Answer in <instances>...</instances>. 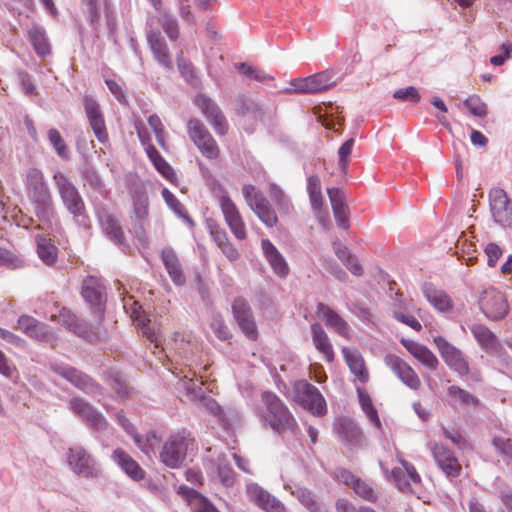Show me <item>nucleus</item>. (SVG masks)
<instances>
[{"mask_svg":"<svg viewBox=\"0 0 512 512\" xmlns=\"http://www.w3.org/2000/svg\"><path fill=\"white\" fill-rule=\"evenodd\" d=\"M25 187L28 198L35 206L37 217L49 221L53 216V199L43 173L37 168L28 169Z\"/></svg>","mask_w":512,"mask_h":512,"instance_id":"nucleus-1","label":"nucleus"},{"mask_svg":"<svg viewBox=\"0 0 512 512\" xmlns=\"http://www.w3.org/2000/svg\"><path fill=\"white\" fill-rule=\"evenodd\" d=\"M262 401L265 405V411L262 413L263 419L273 430L278 432L292 431L297 429V422L282 400L271 392L262 394Z\"/></svg>","mask_w":512,"mask_h":512,"instance_id":"nucleus-2","label":"nucleus"},{"mask_svg":"<svg viewBox=\"0 0 512 512\" xmlns=\"http://www.w3.org/2000/svg\"><path fill=\"white\" fill-rule=\"evenodd\" d=\"M186 129L190 141L194 144L202 157L211 162L220 159L221 148L200 119L190 118L187 121Z\"/></svg>","mask_w":512,"mask_h":512,"instance_id":"nucleus-3","label":"nucleus"},{"mask_svg":"<svg viewBox=\"0 0 512 512\" xmlns=\"http://www.w3.org/2000/svg\"><path fill=\"white\" fill-rule=\"evenodd\" d=\"M241 192L247 206L265 226L272 228L277 225L278 217L274 208L258 188L252 184H244Z\"/></svg>","mask_w":512,"mask_h":512,"instance_id":"nucleus-4","label":"nucleus"},{"mask_svg":"<svg viewBox=\"0 0 512 512\" xmlns=\"http://www.w3.org/2000/svg\"><path fill=\"white\" fill-rule=\"evenodd\" d=\"M66 462L71 471L86 479H95L101 475V469L94 457L80 445L67 449Z\"/></svg>","mask_w":512,"mask_h":512,"instance_id":"nucleus-5","label":"nucleus"},{"mask_svg":"<svg viewBox=\"0 0 512 512\" xmlns=\"http://www.w3.org/2000/svg\"><path fill=\"white\" fill-rule=\"evenodd\" d=\"M294 400L312 414L322 416L326 413V401L320 391L305 380L293 385Z\"/></svg>","mask_w":512,"mask_h":512,"instance_id":"nucleus-6","label":"nucleus"},{"mask_svg":"<svg viewBox=\"0 0 512 512\" xmlns=\"http://www.w3.org/2000/svg\"><path fill=\"white\" fill-rule=\"evenodd\" d=\"M217 203L233 236L239 241L245 240L247 238L246 224L238 206L225 190H222L221 194L217 196Z\"/></svg>","mask_w":512,"mask_h":512,"instance_id":"nucleus-7","label":"nucleus"},{"mask_svg":"<svg viewBox=\"0 0 512 512\" xmlns=\"http://www.w3.org/2000/svg\"><path fill=\"white\" fill-rule=\"evenodd\" d=\"M53 179L66 209L74 217L83 216L86 211L84 201L69 177L58 171L53 175Z\"/></svg>","mask_w":512,"mask_h":512,"instance_id":"nucleus-8","label":"nucleus"},{"mask_svg":"<svg viewBox=\"0 0 512 512\" xmlns=\"http://www.w3.org/2000/svg\"><path fill=\"white\" fill-rule=\"evenodd\" d=\"M188 445L189 438L184 431L170 435L160 452L161 462L169 468H179L186 458Z\"/></svg>","mask_w":512,"mask_h":512,"instance_id":"nucleus-9","label":"nucleus"},{"mask_svg":"<svg viewBox=\"0 0 512 512\" xmlns=\"http://www.w3.org/2000/svg\"><path fill=\"white\" fill-rule=\"evenodd\" d=\"M194 104L199 108L218 136L227 135L229 123L215 101L205 95H198L194 99Z\"/></svg>","mask_w":512,"mask_h":512,"instance_id":"nucleus-10","label":"nucleus"},{"mask_svg":"<svg viewBox=\"0 0 512 512\" xmlns=\"http://www.w3.org/2000/svg\"><path fill=\"white\" fill-rule=\"evenodd\" d=\"M479 305L486 317L494 321L503 319L508 313L505 295L492 287L482 293Z\"/></svg>","mask_w":512,"mask_h":512,"instance_id":"nucleus-11","label":"nucleus"},{"mask_svg":"<svg viewBox=\"0 0 512 512\" xmlns=\"http://www.w3.org/2000/svg\"><path fill=\"white\" fill-rule=\"evenodd\" d=\"M490 211L494 220L504 227L512 225V203L506 192L499 188H492L489 192Z\"/></svg>","mask_w":512,"mask_h":512,"instance_id":"nucleus-12","label":"nucleus"},{"mask_svg":"<svg viewBox=\"0 0 512 512\" xmlns=\"http://www.w3.org/2000/svg\"><path fill=\"white\" fill-rule=\"evenodd\" d=\"M434 343L445 363L460 375H467L469 372L468 362L462 352L450 344L444 337L436 336Z\"/></svg>","mask_w":512,"mask_h":512,"instance_id":"nucleus-13","label":"nucleus"},{"mask_svg":"<svg viewBox=\"0 0 512 512\" xmlns=\"http://www.w3.org/2000/svg\"><path fill=\"white\" fill-rule=\"evenodd\" d=\"M431 453L437 464L447 478H457L462 471V466L453 452L441 443L431 445Z\"/></svg>","mask_w":512,"mask_h":512,"instance_id":"nucleus-14","label":"nucleus"},{"mask_svg":"<svg viewBox=\"0 0 512 512\" xmlns=\"http://www.w3.org/2000/svg\"><path fill=\"white\" fill-rule=\"evenodd\" d=\"M83 104L90 127L96 138L105 143L108 141V132L99 103L90 95H85Z\"/></svg>","mask_w":512,"mask_h":512,"instance_id":"nucleus-15","label":"nucleus"},{"mask_svg":"<svg viewBox=\"0 0 512 512\" xmlns=\"http://www.w3.org/2000/svg\"><path fill=\"white\" fill-rule=\"evenodd\" d=\"M384 362L407 387L412 390H418L421 387L419 376L403 359L394 354H389L385 357Z\"/></svg>","mask_w":512,"mask_h":512,"instance_id":"nucleus-16","label":"nucleus"},{"mask_svg":"<svg viewBox=\"0 0 512 512\" xmlns=\"http://www.w3.org/2000/svg\"><path fill=\"white\" fill-rule=\"evenodd\" d=\"M315 313L328 328L332 329L339 336L347 340L351 338V328L348 322L330 306L320 302L317 304Z\"/></svg>","mask_w":512,"mask_h":512,"instance_id":"nucleus-17","label":"nucleus"},{"mask_svg":"<svg viewBox=\"0 0 512 512\" xmlns=\"http://www.w3.org/2000/svg\"><path fill=\"white\" fill-rule=\"evenodd\" d=\"M69 406L70 409L82 418L92 429L102 431L107 428L108 423L103 415L83 399L73 398L70 400Z\"/></svg>","mask_w":512,"mask_h":512,"instance_id":"nucleus-18","label":"nucleus"},{"mask_svg":"<svg viewBox=\"0 0 512 512\" xmlns=\"http://www.w3.org/2000/svg\"><path fill=\"white\" fill-rule=\"evenodd\" d=\"M82 296L90 304L97 317L102 319L105 309V291L94 277H88L84 280Z\"/></svg>","mask_w":512,"mask_h":512,"instance_id":"nucleus-19","label":"nucleus"},{"mask_svg":"<svg viewBox=\"0 0 512 512\" xmlns=\"http://www.w3.org/2000/svg\"><path fill=\"white\" fill-rule=\"evenodd\" d=\"M341 352L344 361L350 372L354 375L355 380L361 385H365L370 379V373L359 350L355 347H343Z\"/></svg>","mask_w":512,"mask_h":512,"instance_id":"nucleus-20","label":"nucleus"},{"mask_svg":"<svg viewBox=\"0 0 512 512\" xmlns=\"http://www.w3.org/2000/svg\"><path fill=\"white\" fill-rule=\"evenodd\" d=\"M53 370L75 387L87 393H95L99 389L98 385L89 376L74 367L57 365L53 367Z\"/></svg>","mask_w":512,"mask_h":512,"instance_id":"nucleus-21","label":"nucleus"},{"mask_svg":"<svg viewBox=\"0 0 512 512\" xmlns=\"http://www.w3.org/2000/svg\"><path fill=\"white\" fill-rule=\"evenodd\" d=\"M149 48L159 65L171 71L173 69L172 58L165 39L159 31H149L147 34Z\"/></svg>","mask_w":512,"mask_h":512,"instance_id":"nucleus-22","label":"nucleus"},{"mask_svg":"<svg viewBox=\"0 0 512 512\" xmlns=\"http://www.w3.org/2000/svg\"><path fill=\"white\" fill-rule=\"evenodd\" d=\"M18 328L31 338L39 341H53L54 335L50 329L35 318L23 315L18 319Z\"/></svg>","mask_w":512,"mask_h":512,"instance_id":"nucleus-23","label":"nucleus"},{"mask_svg":"<svg viewBox=\"0 0 512 512\" xmlns=\"http://www.w3.org/2000/svg\"><path fill=\"white\" fill-rule=\"evenodd\" d=\"M401 344L415 359H417L427 369L434 371L438 368L439 361L437 357L425 345L410 339H401Z\"/></svg>","mask_w":512,"mask_h":512,"instance_id":"nucleus-24","label":"nucleus"},{"mask_svg":"<svg viewBox=\"0 0 512 512\" xmlns=\"http://www.w3.org/2000/svg\"><path fill=\"white\" fill-rule=\"evenodd\" d=\"M261 247L275 274L279 277H286L289 273V266L277 247L268 239L261 241Z\"/></svg>","mask_w":512,"mask_h":512,"instance_id":"nucleus-25","label":"nucleus"},{"mask_svg":"<svg viewBox=\"0 0 512 512\" xmlns=\"http://www.w3.org/2000/svg\"><path fill=\"white\" fill-rule=\"evenodd\" d=\"M312 342L316 350L323 355L324 359L332 363L335 360V352L331 340L319 323L311 325Z\"/></svg>","mask_w":512,"mask_h":512,"instance_id":"nucleus-26","label":"nucleus"},{"mask_svg":"<svg viewBox=\"0 0 512 512\" xmlns=\"http://www.w3.org/2000/svg\"><path fill=\"white\" fill-rule=\"evenodd\" d=\"M112 459L131 479L135 481L144 479L145 471L123 449H115L112 453Z\"/></svg>","mask_w":512,"mask_h":512,"instance_id":"nucleus-27","label":"nucleus"},{"mask_svg":"<svg viewBox=\"0 0 512 512\" xmlns=\"http://www.w3.org/2000/svg\"><path fill=\"white\" fill-rule=\"evenodd\" d=\"M177 493L189 504L193 512H218V510L195 489L180 485Z\"/></svg>","mask_w":512,"mask_h":512,"instance_id":"nucleus-28","label":"nucleus"},{"mask_svg":"<svg viewBox=\"0 0 512 512\" xmlns=\"http://www.w3.org/2000/svg\"><path fill=\"white\" fill-rule=\"evenodd\" d=\"M328 195L338 226L342 229H348L350 226L348 206L345 203L343 193L338 188H330L328 189Z\"/></svg>","mask_w":512,"mask_h":512,"instance_id":"nucleus-29","label":"nucleus"},{"mask_svg":"<svg viewBox=\"0 0 512 512\" xmlns=\"http://www.w3.org/2000/svg\"><path fill=\"white\" fill-rule=\"evenodd\" d=\"M423 294L427 301L440 313H448L453 310L454 304L451 297L443 290L432 285L423 287Z\"/></svg>","mask_w":512,"mask_h":512,"instance_id":"nucleus-30","label":"nucleus"},{"mask_svg":"<svg viewBox=\"0 0 512 512\" xmlns=\"http://www.w3.org/2000/svg\"><path fill=\"white\" fill-rule=\"evenodd\" d=\"M341 479L345 484L351 486L354 492L364 500L372 503L377 501V493L367 482L346 471L341 472Z\"/></svg>","mask_w":512,"mask_h":512,"instance_id":"nucleus-31","label":"nucleus"},{"mask_svg":"<svg viewBox=\"0 0 512 512\" xmlns=\"http://www.w3.org/2000/svg\"><path fill=\"white\" fill-rule=\"evenodd\" d=\"M161 255L165 268L172 281L177 285L184 284L185 276L175 251L170 247H166L162 250Z\"/></svg>","mask_w":512,"mask_h":512,"instance_id":"nucleus-32","label":"nucleus"},{"mask_svg":"<svg viewBox=\"0 0 512 512\" xmlns=\"http://www.w3.org/2000/svg\"><path fill=\"white\" fill-rule=\"evenodd\" d=\"M471 332L482 349L487 352H497L501 347L494 333L482 324H474Z\"/></svg>","mask_w":512,"mask_h":512,"instance_id":"nucleus-33","label":"nucleus"},{"mask_svg":"<svg viewBox=\"0 0 512 512\" xmlns=\"http://www.w3.org/2000/svg\"><path fill=\"white\" fill-rule=\"evenodd\" d=\"M98 217L105 234L115 243L121 244L124 241V232L116 216L103 211Z\"/></svg>","mask_w":512,"mask_h":512,"instance_id":"nucleus-34","label":"nucleus"},{"mask_svg":"<svg viewBox=\"0 0 512 512\" xmlns=\"http://www.w3.org/2000/svg\"><path fill=\"white\" fill-rule=\"evenodd\" d=\"M37 254L46 265H53L58 256V248L46 236L37 237Z\"/></svg>","mask_w":512,"mask_h":512,"instance_id":"nucleus-35","label":"nucleus"},{"mask_svg":"<svg viewBox=\"0 0 512 512\" xmlns=\"http://www.w3.org/2000/svg\"><path fill=\"white\" fill-rule=\"evenodd\" d=\"M51 320L63 324L69 330L80 335L84 336L86 332V327L80 323L77 317L67 308L63 307L59 310L58 314L51 315Z\"/></svg>","mask_w":512,"mask_h":512,"instance_id":"nucleus-36","label":"nucleus"},{"mask_svg":"<svg viewBox=\"0 0 512 512\" xmlns=\"http://www.w3.org/2000/svg\"><path fill=\"white\" fill-rule=\"evenodd\" d=\"M236 113L240 116H248L254 120L262 121L264 117V111L261 105L249 98H239L237 100Z\"/></svg>","mask_w":512,"mask_h":512,"instance_id":"nucleus-37","label":"nucleus"},{"mask_svg":"<svg viewBox=\"0 0 512 512\" xmlns=\"http://www.w3.org/2000/svg\"><path fill=\"white\" fill-rule=\"evenodd\" d=\"M269 193L271 199L273 200L281 214L290 215L294 212V206L290 198L278 185L271 184L269 188Z\"/></svg>","mask_w":512,"mask_h":512,"instance_id":"nucleus-38","label":"nucleus"},{"mask_svg":"<svg viewBox=\"0 0 512 512\" xmlns=\"http://www.w3.org/2000/svg\"><path fill=\"white\" fill-rule=\"evenodd\" d=\"M447 393L453 402L459 403L463 407L472 406L477 408L480 406V400L477 397L458 386H450Z\"/></svg>","mask_w":512,"mask_h":512,"instance_id":"nucleus-39","label":"nucleus"},{"mask_svg":"<svg viewBox=\"0 0 512 512\" xmlns=\"http://www.w3.org/2000/svg\"><path fill=\"white\" fill-rule=\"evenodd\" d=\"M29 39L36 53L44 57L50 54V45L42 28L34 26L29 30Z\"/></svg>","mask_w":512,"mask_h":512,"instance_id":"nucleus-40","label":"nucleus"},{"mask_svg":"<svg viewBox=\"0 0 512 512\" xmlns=\"http://www.w3.org/2000/svg\"><path fill=\"white\" fill-rule=\"evenodd\" d=\"M308 78L311 93H318L335 85L333 74L330 71H322Z\"/></svg>","mask_w":512,"mask_h":512,"instance_id":"nucleus-41","label":"nucleus"},{"mask_svg":"<svg viewBox=\"0 0 512 512\" xmlns=\"http://www.w3.org/2000/svg\"><path fill=\"white\" fill-rule=\"evenodd\" d=\"M133 212L138 221H142L149 214V200L144 191L135 192L133 195Z\"/></svg>","mask_w":512,"mask_h":512,"instance_id":"nucleus-42","label":"nucleus"},{"mask_svg":"<svg viewBox=\"0 0 512 512\" xmlns=\"http://www.w3.org/2000/svg\"><path fill=\"white\" fill-rule=\"evenodd\" d=\"M237 69L240 73L245 75L246 77L253 79L260 83H265L268 81L273 80L274 78L266 73L264 70L254 67L252 65H249L247 63H240L237 66Z\"/></svg>","mask_w":512,"mask_h":512,"instance_id":"nucleus-43","label":"nucleus"},{"mask_svg":"<svg viewBox=\"0 0 512 512\" xmlns=\"http://www.w3.org/2000/svg\"><path fill=\"white\" fill-rule=\"evenodd\" d=\"M148 124L153 130L158 145L164 150L168 151V144L166 141L167 134L165 132L163 123L157 114H152L148 117Z\"/></svg>","mask_w":512,"mask_h":512,"instance_id":"nucleus-44","label":"nucleus"},{"mask_svg":"<svg viewBox=\"0 0 512 512\" xmlns=\"http://www.w3.org/2000/svg\"><path fill=\"white\" fill-rule=\"evenodd\" d=\"M231 309L236 323L253 316L249 303L243 297H236L232 302Z\"/></svg>","mask_w":512,"mask_h":512,"instance_id":"nucleus-45","label":"nucleus"},{"mask_svg":"<svg viewBox=\"0 0 512 512\" xmlns=\"http://www.w3.org/2000/svg\"><path fill=\"white\" fill-rule=\"evenodd\" d=\"M177 66L181 76L188 83L195 85L198 82L193 64L184 58L182 52L177 56Z\"/></svg>","mask_w":512,"mask_h":512,"instance_id":"nucleus-46","label":"nucleus"},{"mask_svg":"<svg viewBox=\"0 0 512 512\" xmlns=\"http://www.w3.org/2000/svg\"><path fill=\"white\" fill-rule=\"evenodd\" d=\"M48 139L51 145L56 150L59 157L66 160L70 158L69 149L64 139L62 138L60 132L57 129L53 128L48 131Z\"/></svg>","mask_w":512,"mask_h":512,"instance_id":"nucleus-47","label":"nucleus"},{"mask_svg":"<svg viewBox=\"0 0 512 512\" xmlns=\"http://www.w3.org/2000/svg\"><path fill=\"white\" fill-rule=\"evenodd\" d=\"M354 143V138H349L340 146L338 150L339 167L344 174H346L348 171L350 156L354 147Z\"/></svg>","mask_w":512,"mask_h":512,"instance_id":"nucleus-48","label":"nucleus"},{"mask_svg":"<svg viewBox=\"0 0 512 512\" xmlns=\"http://www.w3.org/2000/svg\"><path fill=\"white\" fill-rule=\"evenodd\" d=\"M269 494L270 493H268L258 484L253 483L247 486L248 498L261 509L264 507Z\"/></svg>","mask_w":512,"mask_h":512,"instance_id":"nucleus-49","label":"nucleus"},{"mask_svg":"<svg viewBox=\"0 0 512 512\" xmlns=\"http://www.w3.org/2000/svg\"><path fill=\"white\" fill-rule=\"evenodd\" d=\"M134 441L139 449L145 454H149L153 451L154 446L158 443V439L155 433H148L145 436H139L136 433L133 435Z\"/></svg>","mask_w":512,"mask_h":512,"instance_id":"nucleus-50","label":"nucleus"},{"mask_svg":"<svg viewBox=\"0 0 512 512\" xmlns=\"http://www.w3.org/2000/svg\"><path fill=\"white\" fill-rule=\"evenodd\" d=\"M393 97L399 101L418 103L421 99L419 91L414 86L401 88L393 93Z\"/></svg>","mask_w":512,"mask_h":512,"instance_id":"nucleus-51","label":"nucleus"},{"mask_svg":"<svg viewBox=\"0 0 512 512\" xmlns=\"http://www.w3.org/2000/svg\"><path fill=\"white\" fill-rule=\"evenodd\" d=\"M464 105L469 109V111L478 117H483L487 113L486 104L481 100V98L477 95L469 96L465 101Z\"/></svg>","mask_w":512,"mask_h":512,"instance_id":"nucleus-52","label":"nucleus"},{"mask_svg":"<svg viewBox=\"0 0 512 512\" xmlns=\"http://www.w3.org/2000/svg\"><path fill=\"white\" fill-rule=\"evenodd\" d=\"M160 23L164 32L167 34L170 40L175 41L179 37V27L176 19L170 15H163L160 19Z\"/></svg>","mask_w":512,"mask_h":512,"instance_id":"nucleus-53","label":"nucleus"},{"mask_svg":"<svg viewBox=\"0 0 512 512\" xmlns=\"http://www.w3.org/2000/svg\"><path fill=\"white\" fill-rule=\"evenodd\" d=\"M153 166L155 169L168 181L171 183L177 182V175L174 169L170 166V164L161 156L156 161H154Z\"/></svg>","mask_w":512,"mask_h":512,"instance_id":"nucleus-54","label":"nucleus"},{"mask_svg":"<svg viewBox=\"0 0 512 512\" xmlns=\"http://www.w3.org/2000/svg\"><path fill=\"white\" fill-rule=\"evenodd\" d=\"M240 330L244 333L247 339L256 341L259 336L258 328L254 319V316L244 319L237 323Z\"/></svg>","mask_w":512,"mask_h":512,"instance_id":"nucleus-55","label":"nucleus"},{"mask_svg":"<svg viewBox=\"0 0 512 512\" xmlns=\"http://www.w3.org/2000/svg\"><path fill=\"white\" fill-rule=\"evenodd\" d=\"M173 374L183 383L187 390H194L196 386V373L191 369H176Z\"/></svg>","mask_w":512,"mask_h":512,"instance_id":"nucleus-56","label":"nucleus"},{"mask_svg":"<svg viewBox=\"0 0 512 512\" xmlns=\"http://www.w3.org/2000/svg\"><path fill=\"white\" fill-rule=\"evenodd\" d=\"M218 475H219L221 482L225 486L230 487L234 484V481H235L234 471L228 463H226V462L219 463Z\"/></svg>","mask_w":512,"mask_h":512,"instance_id":"nucleus-57","label":"nucleus"},{"mask_svg":"<svg viewBox=\"0 0 512 512\" xmlns=\"http://www.w3.org/2000/svg\"><path fill=\"white\" fill-rule=\"evenodd\" d=\"M444 436L451 440V442L456 445L459 449H464L469 446L467 440L462 436V434L454 429H448L446 427H442Z\"/></svg>","mask_w":512,"mask_h":512,"instance_id":"nucleus-58","label":"nucleus"},{"mask_svg":"<svg viewBox=\"0 0 512 512\" xmlns=\"http://www.w3.org/2000/svg\"><path fill=\"white\" fill-rule=\"evenodd\" d=\"M0 374L7 378H16L18 371L15 365L11 364L5 354L0 350Z\"/></svg>","mask_w":512,"mask_h":512,"instance_id":"nucleus-59","label":"nucleus"},{"mask_svg":"<svg viewBox=\"0 0 512 512\" xmlns=\"http://www.w3.org/2000/svg\"><path fill=\"white\" fill-rule=\"evenodd\" d=\"M211 328L215 335L220 340H229L232 337V333L228 326L224 323L222 319H215L211 324Z\"/></svg>","mask_w":512,"mask_h":512,"instance_id":"nucleus-60","label":"nucleus"},{"mask_svg":"<svg viewBox=\"0 0 512 512\" xmlns=\"http://www.w3.org/2000/svg\"><path fill=\"white\" fill-rule=\"evenodd\" d=\"M209 230L218 247L230 240L226 231L215 222L209 225Z\"/></svg>","mask_w":512,"mask_h":512,"instance_id":"nucleus-61","label":"nucleus"},{"mask_svg":"<svg viewBox=\"0 0 512 512\" xmlns=\"http://www.w3.org/2000/svg\"><path fill=\"white\" fill-rule=\"evenodd\" d=\"M492 444L501 454L512 458V440L510 438L495 437Z\"/></svg>","mask_w":512,"mask_h":512,"instance_id":"nucleus-62","label":"nucleus"},{"mask_svg":"<svg viewBox=\"0 0 512 512\" xmlns=\"http://www.w3.org/2000/svg\"><path fill=\"white\" fill-rule=\"evenodd\" d=\"M341 428L345 430L344 437L349 442H357L362 436L360 430L350 421H343Z\"/></svg>","mask_w":512,"mask_h":512,"instance_id":"nucleus-63","label":"nucleus"},{"mask_svg":"<svg viewBox=\"0 0 512 512\" xmlns=\"http://www.w3.org/2000/svg\"><path fill=\"white\" fill-rule=\"evenodd\" d=\"M366 510H370V507L361 506L357 508L347 499H339L336 502L337 512H366Z\"/></svg>","mask_w":512,"mask_h":512,"instance_id":"nucleus-64","label":"nucleus"}]
</instances>
